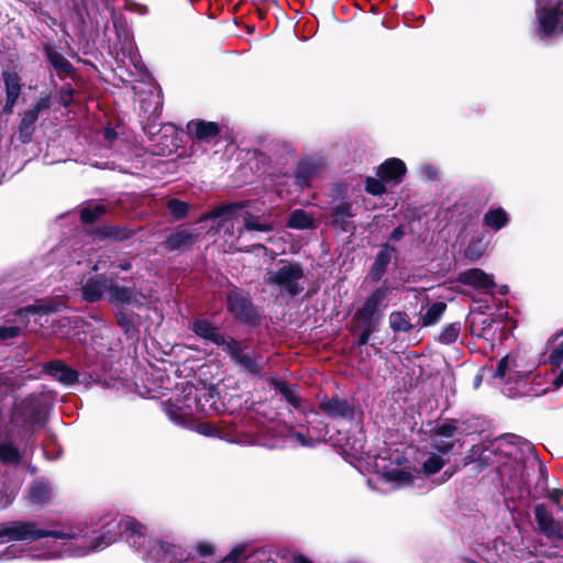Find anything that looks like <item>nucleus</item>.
I'll return each mask as SVG.
<instances>
[{"label": "nucleus", "instance_id": "obj_21", "mask_svg": "<svg viewBox=\"0 0 563 563\" xmlns=\"http://www.w3.org/2000/svg\"><path fill=\"white\" fill-rule=\"evenodd\" d=\"M319 409L333 419H347L354 418L355 407L344 398L340 397H324L319 402Z\"/></svg>", "mask_w": 563, "mask_h": 563}, {"label": "nucleus", "instance_id": "obj_49", "mask_svg": "<svg viewBox=\"0 0 563 563\" xmlns=\"http://www.w3.org/2000/svg\"><path fill=\"white\" fill-rule=\"evenodd\" d=\"M460 332L461 325L459 322L450 323L441 331L439 341L443 344H451L457 340Z\"/></svg>", "mask_w": 563, "mask_h": 563}, {"label": "nucleus", "instance_id": "obj_46", "mask_svg": "<svg viewBox=\"0 0 563 563\" xmlns=\"http://www.w3.org/2000/svg\"><path fill=\"white\" fill-rule=\"evenodd\" d=\"M389 325L395 332H409L412 329L407 316L399 311L390 313Z\"/></svg>", "mask_w": 563, "mask_h": 563}, {"label": "nucleus", "instance_id": "obj_12", "mask_svg": "<svg viewBox=\"0 0 563 563\" xmlns=\"http://www.w3.org/2000/svg\"><path fill=\"white\" fill-rule=\"evenodd\" d=\"M107 300L110 305L123 307H140L146 302V297L134 287L121 286L111 277V286L108 288Z\"/></svg>", "mask_w": 563, "mask_h": 563}, {"label": "nucleus", "instance_id": "obj_16", "mask_svg": "<svg viewBox=\"0 0 563 563\" xmlns=\"http://www.w3.org/2000/svg\"><path fill=\"white\" fill-rule=\"evenodd\" d=\"M111 286V277L103 274H96L81 282V297L87 302H97L108 294Z\"/></svg>", "mask_w": 563, "mask_h": 563}, {"label": "nucleus", "instance_id": "obj_39", "mask_svg": "<svg viewBox=\"0 0 563 563\" xmlns=\"http://www.w3.org/2000/svg\"><path fill=\"white\" fill-rule=\"evenodd\" d=\"M38 117H36V114H34L33 112H30L29 110L23 113V117L19 125V140L22 143L25 144L31 141L33 132L35 130L34 125Z\"/></svg>", "mask_w": 563, "mask_h": 563}, {"label": "nucleus", "instance_id": "obj_60", "mask_svg": "<svg viewBox=\"0 0 563 563\" xmlns=\"http://www.w3.org/2000/svg\"><path fill=\"white\" fill-rule=\"evenodd\" d=\"M58 100L64 107L71 104L74 100V89L70 87V85H66L60 89L58 93Z\"/></svg>", "mask_w": 563, "mask_h": 563}, {"label": "nucleus", "instance_id": "obj_5", "mask_svg": "<svg viewBox=\"0 0 563 563\" xmlns=\"http://www.w3.org/2000/svg\"><path fill=\"white\" fill-rule=\"evenodd\" d=\"M303 269L299 263L280 260L273 267L265 269L263 282L282 295L294 297L303 290Z\"/></svg>", "mask_w": 563, "mask_h": 563}, {"label": "nucleus", "instance_id": "obj_28", "mask_svg": "<svg viewBox=\"0 0 563 563\" xmlns=\"http://www.w3.org/2000/svg\"><path fill=\"white\" fill-rule=\"evenodd\" d=\"M196 240L197 235L194 231L189 229H179L166 238L164 247L168 251H178L192 245Z\"/></svg>", "mask_w": 563, "mask_h": 563}, {"label": "nucleus", "instance_id": "obj_17", "mask_svg": "<svg viewBox=\"0 0 563 563\" xmlns=\"http://www.w3.org/2000/svg\"><path fill=\"white\" fill-rule=\"evenodd\" d=\"M323 172V162L319 157H309L298 163L295 170V183L300 188L311 186Z\"/></svg>", "mask_w": 563, "mask_h": 563}, {"label": "nucleus", "instance_id": "obj_64", "mask_svg": "<svg viewBox=\"0 0 563 563\" xmlns=\"http://www.w3.org/2000/svg\"><path fill=\"white\" fill-rule=\"evenodd\" d=\"M122 55L124 57H129L134 65L136 64V55L134 54V45L132 40H125L122 48Z\"/></svg>", "mask_w": 563, "mask_h": 563}, {"label": "nucleus", "instance_id": "obj_37", "mask_svg": "<svg viewBox=\"0 0 563 563\" xmlns=\"http://www.w3.org/2000/svg\"><path fill=\"white\" fill-rule=\"evenodd\" d=\"M164 412L166 417L175 424L189 428L187 417L192 413L190 410L179 407L175 404H166L164 406Z\"/></svg>", "mask_w": 563, "mask_h": 563}, {"label": "nucleus", "instance_id": "obj_2", "mask_svg": "<svg viewBox=\"0 0 563 563\" xmlns=\"http://www.w3.org/2000/svg\"><path fill=\"white\" fill-rule=\"evenodd\" d=\"M445 460L432 453L422 464V472L409 465V461L398 451L379 455L375 466L382 479L394 489L415 487L421 488L426 476L438 473L445 464Z\"/></svg>", "mask_w": 563, "mask_h": 563}, {"label": "nucleus", "instance_id": "obj_52", "mask_svg": "<svg viewBox=\"0 0 563 563\" xmlns=\"http://www.w3.org/2000/svg\"><path fill=\"white\" fill-rule=\"evenodd\" d=\"M167 209L176 220H181L187 216L189 206L185 201L170 199L167 202Z\"/></svg>", "mask_w": 563, "mask_h": 563}, {"label": "nucleus", "instance_id": "obj_4", "mask_svg": "<svg viewBox=\"0 0 563 563\" xmlns=\"http://www.w3.org/2000/svg\"><path fill=\"white\" fill-rule=\"evenodd\" d=\"M146 563H199L191 553L170 536H148L140 550H135Z\"/></svg>", "mask_w": 563, "mask_h": 563}, {"label": "nucleus", "instance_id": "obj_36", "mask_svg": "<svg viewBox=\"0 0 563 563\" xmlns=\"http://www.w3.org/2000/svg\"><path fill=\"white\" fill-rule=\"evenodd\" d=\"M46 57L59 75L66 76L73 73L71 64L55 48L47 46L45 48Z\"/></svg>", "mask_w": 563, "mask_h": 563}, {"label": "nucleus", "instance_id": "obj_32", "mask_svg": "<svg viewBox=\"0 0 563 563\" xmlns=\"http://www.w3.org/2000/svg\"><path fill=\"white\" fill-rule=\"evenodd\" d=\"M22 455L20 450L13 444L8 437L0 439V462L8 465H18Z\"/></svg>", "mask_w": 563, "mask_h": 563}, {"label": "nucleus", "instance_id": "obj_41", "mask_svg": "<svg viewBox=\"0 0 563 563\" xmlns=\"http://www.w3.org/2000/svg\"><path fill=\"white\" fill-rule=\"evenodd\" d=\"M2 79L5 88V97L19 99L21 93V78L15 71L4 70Z\"/></svg>", "mask_w": 563, "mask_h": 563}, {"label": "nucleus", "instance_id": "obj_57", "mask_svg": "<svg viewBox=\"0 0 563 563\" xmlns=\"http://www.w3.org/2000/svg\"><path fill=\"white\" fill-rule=\"evenodd\" d=\"M51 107V97L49 96H41L35 103L32 106L31 109H29L30 112H33L36 114V117H40V114Z\"/></svg>", "mask_w": 563, "mask_h": 563}, {"label": "nucleus", "instance_id": "obj_18", "mask_svg": "<svg viewBox=\"0 0 563 563\" xmlns=\"http://www.w3.org/2000/svg\"><path fill=\"white\" fill-rule=\"evenodd\" d=\"M534 518L540 531L552 542L563 539V528L554 520L552 512L545 505L540 504L534 508Z\"/></svg>", "mask_w": 563, "mask_h": 563}, {"label": "nucleus", "instance_id": "obj_26", "mask_svg": "<svg viewBox=\"0 0 563 563\" xmlns=\"http://www.w3.org/2000/svg\"><path fill=\"white\" fill-rule=\"evenodd\" d=\"M242 208L240 203H232L228 206H222L220 208L214 209L208 214H205L200 218L199 221H203L207 219H220L218 227L223 229L225 232L232 233L233 230V216L234 212Z\"/></svg>", "mask_w": 563, "mask_h": 563}, {"label": "nucleus", "instance_id": "obj_42", "mask_svg": "<svg viewBox=\"0 0 563 563\" xmlns=\"http://www.w3.org/2000/svg\"><path fill=\"white\" fill-rule=\"evenodd\" d=\"M494 449L484 445H473L468 455L466 456L467 463H472L475 461L481 462L482 464L495 463V460L492 457Z\"/></svg>", "mask_w": 563, "mask_h": 563}, {"label": "nucleus", "instance_id": "obj_56", "mask_svg": "<svg viewBox=\"0 0 563 563\" xmlns=\"http://www.w3.org/2000/svg\"><path fill=\"white\" fill-rule=\"evenodd\" d=\"M195 550L197 554L201 558H208L216 553V545L212 542L209 541H199L195 545Z\"/></svg>", "mask_w": 563, "mask_h": 563}, {"label": "nucleus", "instance_id": "obj_14", "mask_svg": "<svg viewBox=\"0 0 563 563\" xmlns=\"http://www.w3.org/2000/svg\"><path fill=\"white\" fill-rule=\"evenodd\" d=\"M227 307L230 313L242 322L254 323L258 318L249 297L236 288L228 292Z\"/></svg>", "mask_w": 563, "mask_h": 563}, {"label": "nucleus", "instance_id": "obj_62", "mask_svg": "<svg viewBox=\"0 0 563 563\" xmlns=\"http://www.w3.org/2000/svg\"><path fill=\"white\" fill-rule=\"evenodd\" d=\"M420 175L426 180H434L438 177V170L430 164H423L420 167Z\"/></svg>", "mask_w": 563, "mask_h": 563}, {"label": "nucleus", "instance_id": "obj_33", "mask_svg": "<svg viewBox=\"0 0 563 563\" xmlns=\"http://www.w3.org/2000/svg\"><path fill=\"white\" fill-rule=\"evenodd\" d=\"M140 107L144 115L148 120L156 119L157 117H159L163 107L161 91L158 89H155V91H151V96L148 99L140 100Z\"/></svg>", "mask_w": 563, "mask_h": 563}, {"label": "nucleus", "instance_id": "obj_34", "mask_svg": "<svg viewBox=\"0 0 563 563\" xmlns=\"http://www.w3.org/2000/svg\"><path fill=\"white\" fill-rule=\"evenodd\" d=\"M250 543L235 544L222 559L216 562L199 561V563H245L249 559Z\"/></svg>", "mask_w": 563, "mask_h": 563}, {"label": "nucleus", "instance_id": "obj_11", "mask_svg": "<svg viewBox=\"0 0 563 563\" xmlns=\"http://www.w3.org/2000/svg\"><path fill=\"white\" fill-rule=\"evenodd\" d=\"M185 406L191 412L210 415L219 410L218 393L214 387L189 388Z\"/></svg>", "mask_w": 563, "mask_h": 563}, {"label": "nucleus", "instance_id": "obj_10", "mask_svg": "<svg viewBox=\"0 0 563 563\" xmlns=\"http://www.w3.org/2000/svg\"><path fill=\"white\" fill-rule=\"evenodd\" d=\"M224 352L229 354L242 373L254 377L263 376L260 364L261 357L255 352L247 351L241 342L229 338V344L224 347Z\"/></svg>", "mask_w": 563, "mask_h": 563}, {"label": "nucleus", "instance_id": "obj_30", "mask_svg": "<svg viewBox=\"0 0 563 563\" xmlns=\"http://www.w3.org/2000/svg\"><path fill=\"white\" fill-rule=\"evenodd\" d=\"M271 386L278 391L285 400L296 409L301 407V397L298 393V387L296 385H289L286 382L278 379L276 377H272L269 379Z\"/></svg>", "mask_w": 563, "mask_h": 563}, {"label": "nucleus", "instance_id": "obj_31", "mask_svg": "<svg viewBox=\"0 0 563 563\" xmlns=\"http://www.w3.org/2000/svg\"><path fill=\"white\" fill-rule=\"evenodd\" d=\"M53 311L54 308L48 305L29 306L19 311V317L21 319H27L26 327L30 331H36L35 324L38 319L47 317Z\"/></svg>", "mask_w": 563, "mask_h": 563}, {"label": "nucleus", "instance_id": "obj_1", "mask_svg": "<svg viewBox=\"0 0 563 563\" xmlns=\"http://www.w3.org/2000/svg\"><path fill=\"white\" fill-rule=\"evenodd\" d=\"M124 539L134 550H140L146 541V526L132 517H114L106 521L100 530L85 522L60 526L58 548L51 555L85 556Z\"/></svg>", "mask_w": 563, "mask_h": 563}, {"label": "nucleus", "instance_id": "obj_40", "mask_svg": "<svg viewBox=\"0 0 563 563\" xmlns=\"http://www.w3.org/2000/svg\"><path fill=\"white\" fill-rule=\"evenodd\" d=\"M287 225L290 229L307 230L314 227L312 217L302 209L294 210L288 219Z\"/></svg>", "mask_w": 563, "mask_h": 563}, {"label": "nucleus", "instance_id": "obj_19", "mask_svg": "<svg viewBox=\"0 0 563 563\" xmlns=\"http://www.w3.org/2000/svg\"><path fill=\"white\" fill-rule=\"evenodd\" d=\"M457 280L463 285L473 287L482 294H490L496 287L494 275L481 268H470L460 273Z\"/></svg>", "mask_w": 563, "mask_h": 563}, {"label": "nucleus", "instance_id": "obj_45", "mask_svg": "<svg viewBox=\"0 0 563 563\" xmlns=\"http://www.w3.org/2000/svg\"><path fill=\"white\" fill-rule=\"evenodd\" d=\"M104 212H106L104 205H102L100 202H95V203H90L81 209L80 218L86 223H92Z\"/></svg>", "mask_w": 563, "mask_h": 563}, {"label": "nucleus", "instance_id": "obj_58", "mask_svg": "<svg viewBox=\"0 0 563 563\" xmlns=\"http://www.w3.org/2000/svg\"><path fill=\"white\" fill-rule=\"evenodd\" d=\"M21 334V328L13 324L0 327V340L5 341L9 339L16 338Z\"/></svg>", "mask_w": 563, "mask_h": 563}, {"label": "nucleus", "instance_id": "obj_43", "mask_svg": "<svg viewBox=\"0 0 563 563\" xmlns=\"http://www.w3.org/2000/svg\"><path fill=\"white\" fill-rule=\"evenodd\" d=\"M101 239H111L117 241H124L132 236V231L118 225H104L98 231Z\"/></svg>", "mask_w": 563, "mask_h": 563}, {"label": "nucleus", "instance_id": "obj_54", "mask_svg": "<svg viewBox=\"0 0 563 563\" xmlns=\"http://www.w3.org/2000/svg\"><path fill=\"white\" fill-rule=\"evenodd\" d=\"M431 445L434 450L440 452L441 454H446L454 448V442L449 438H443L439 434H433L431 438Z\"/></svg>", "mask_w": 563, "mask_h": 563}, {"label": "nucleus", "instance_id": "obj_6", "mask_svg": "<svg viewBox=\"0 0 563 563\" xmlns=\"http://www.w3.org/2000/svg\"><path fill=\"white\" fill-rule=\"evenodd\" d=\"M10 423L20 429L24 435L44 426V417L41 401L35 396H29L16 401L11 415Z\"/></svg>", "mask_w": 563, "mask_h": 563}, {"label": "nucleus", "instance_id": "obj_55", "mask_svg": "<svg viewBox=\"0 0 563 563\" xmlns=\"http://www.w3.org/2000/svg\"><path fill=\"white\" fill-rule=\"evenodd\" d=\"M385 183L380 177L379 179L367 177L365 189L371 195L379 196L386 191Z\"/></svg>", "mask_w": 563, "mask_h": 563}, {"label": "nucleus", "instance_id": "obj_15", "mask_svg": "<svg viewBox=\"0 0 563 563\" xmlns=\"http://www.w3.org/2000/svg\"><path fill=\"white\" fill-rule=\"evenodd\" d=\"M356 210L353 202L340 201L330 208L331 225L340 232H354Z\"/></svg>", "mask_w": 563, "mask_h": 563}, {"label": "nucleus", "instance_id": "obj_47", "mask_svg": "<svg viewBox=\"0 0 563 563\" xmlns=\"http://www.w3.org/2000/svg\"><path fill=\"white\" fill-rule=\"evenodd\" d=\"M117 322L120 325V328L123 330V332L129 335L130 338H133L137 334V329L134 324L133 317L123 312L119 311L115 314Z\"/></svg>", "mask_w": 563, "mask_h": 563}, {"label": "nucleus", "instance_id": "obj_24", "mask_svg": "<svg viewBox=\"0 0 563 563\" xmlns=\"http://www.w3.org/2000/svg\"><path fill=\"white\" fill-rule=\"evenodd\" d=\"M548 360L552 365L561 366L563 364V332L553 335L548 343ZM556 388L563 386V368L553 379Z\"/></svg>", "mask_w": 563, "mask_h": 563}, {"label": "nucleus", "instance_id": "obj_23", "mask_svg": "<svg viewBox=\"0 0 563 563\" xmlns=\"http://www.w3.org/2000/svg\"><path fill=\"white\" fill-rule=\"evenodd\" d=\"M188 134L198 142L212 143L220 134V126L216 122L191 120L187 124Z\"/></svg>", "mask_w": 563, "mask_h": 563}, {"label": "nucleus", "instance_id": "obj_44", "mask_svg": "<svg viewBox=\"0 0 563 563\" xmlns=\"http://www.w3.org/2000/svg\"><path fill=\"white\" fill-rule=\"evenodd\" d=\"M244 225L239 229V235L246 231H260V232H269L274 229L271 223L261 222L260 219L251 213H245L243 217Z\"/></svg>", "mask_w": 563, "mask_h": 563}, {"label": "nucleus", "instance_id": "obj_59", "mask_svg": "<svg viewBox=\"0 0 563 563\" xmlns=\"http://www.w3.org/2000/svg\"><path fill=\"white\" fill-rule=\"evenodd\" d=\"M357 328L361 330L358 335V344L365 345L369 341L371 335L375 332L377 327L369 324H357Z\"/></svg>", "mask_w": 563, "mask_h": 563}, {"label": "nucleus", "instance_id": "obj_51", "mask_svg": "<svg viewBox=\"0 0 563 563\" xmlns=\"http://www.w3.org/2000/svg\"><path fill=\"white\" fill-rule=\"evenodd\" d=\"M272 549L268 547L255 548L250 543V552H249V563H254L255 561L260 562H268L272 558Z\"/></svg>", "mask_w": 563, "mask_h": 563}, {"label": "nucleus", "instance_id": "obj_7", "mask_svg": "<svg viewBox=\"0 0 563 563\" xmlns=\"http://www.w3.org/2000/svg\"><path fill=\"white\" fill-rule=\"evenodd\" d=\"M563 0H537L538 32L542 40L563 33Z\"/></svg>", "mask_w": 563, "mask_h": 563}, {"label": "nucleus", "instance_id": "obj_63", "mask_svg": "<svg viewBox=\"0 0 563 563\" xmlns=\"http://www.w3.org/2000/svg\"><path fill=\"white\" fill-rule=\"evenodd\" d=\"M22 553V549L16 545H10L5 548V550L0 554V560H12L15 558H20Z\"/></svg>", "mask_w": 563, "mask_h": 563}, {"label": "nucleus", "instance_id": "obj_50", "mask_svg": "<svg viewBox=\"0 0 563 563\" xmlns=\"http://www.w3.org/2000/svg\"><path fill=\"white\" fill-rule=\"evenodd\" d=\"M486 244L482 240H472L465 249V256L475 262L485 253Z\"/></svg>", "mask_w": 563, "mask_h": 563}, {"label": "nucleus", "instance_id": "obj_29", "mask_svg": "<svg viewBox=\"0 0 563 563\" xmlns=\"http://www.w3.org/2000/svg\"><path fill=\"white\" fill-rule=\"evenodd\" d=\"M509 221L508 212L501 207H492L483 216V224L494 232L506 228Z\"/></svg>", "mask_w": 563, "mask_h": 563}, {"label": "nucleus", "instance_id": "obj_20", "mask_svg": "<svg viewBox=\"0 0 563 563\" xmlns=\"http://www.w3.org/2000/svg\"><path fill=\"white\" fill-rule=\"evenodd\" d=\"M192 332L202 340L212 342L219 347H227L229 339L221 329L208 319L199 318L191 323Z\"/></svg>", "mask_w": 563, "mask_h": 563}, {"label": "nucleus", "instance_id": "obj_8", "mask_svg": "<svg viewBox=\"0 0 563 563\" xmlns=\"http://www.w3.org/2000/svg\"><path fill=\"white\" fill-rule=\"evenodd\" d=\"M517 367L516 360L506 355L499 361L494 374V378L505 382L506 387L503 389V393L510 398L519 397L527 393L526 379L529 372H521Z\"/></svg>", "mask_w": 563, "mask_h": 563}, {"label": "nucleus", "instance_id": "obj_25", "mask_svg": "<svg viewBox=\"0 0 563 563\" xmlns=\"http://www.w3.org/2000/svg\"><path fill=\"white\" fill-rule=\"evenodd\" d=\"M407 172L405 163L400 158H388L378 166L377 175L384 181H394L396 184L402 180Z\"/></svg>", "mask_w": 563, "mask_h": 563}, {"label": "nucleus", "instance_id": "obj_22", "mask_svg": "<svg viewBox=\"0 0 563 563\" xmlns=\"http://www.w3.org/2000/svg\"><path fill=\"white\" fill-rule=\"evenodd\" d=\"M45 374L65 386H71L78 382L79 373L59 360L47 362L43 365Z\"/></svg>", "mask_w": 563, "mask_h": 563}, {"label": "nucleus", "instance_id": "obj_48", "mask_svg": "<svg viewBox=\"0 0 563 563\" xmlns=\"http://www.w3.org/2000/svg\"><path fill=\"white\" fill-rule=\"evenodd\" d=\"M271 152L274 157L282 159L295 154L294 145L288 141H276L272 144Z\"/></svg>", "mask_w": 563, "mask_h": 563}, {"label": "nucleus", "instance_id": "obj_13", "mask_svg": "<svg viewBox=\"0 0 563 563\" xmlns=\"http://www.w3.org/2000/svg\"><path fill=\"white\" fill-rule=\"evenodd\" d=\"M497 451H500V454L506 459L503 462L500 460L495 461L499 463L498 470L500 477L503 479L508 477L511 483L520 485L523 481L525 463L522 456H518L517 448L511 445L507 451L497 448Z\"/></svg>", "mask_w": 563, "mask_h": 563}, {"label": "nucleus", "instance_id": "obj_27", "mask_svg": "<svg viewBox=\"0 0 563 563\" xmlns=\"http://www.w3.org/2000/svg\"><path fill=\"white\" fill-rule=\"evenodd\" d=\"M394 253L395 249L390 246L388 243H385L382 246L369 271V278L373 282H378L384 276Z\"/></svg>", "mask_w": 563, "mask_h": 563}, {"label": "nucleus", "instance_id": "obj_35", "mask_svg": "<svg viewBox=\"0 0 563 563\" xmlns=\"http://www.w3.org/2000/svg\"><path fill=\"white\" fill-rule=\"evenodd\" d=\"M52 493L53 490L48 483L44 481H36L30 487L29 498L32 504L45 505L51 500Z\"/></svg>", "mask_w": 563, "mask_h": 563}, {"label": "nucleus", "instance_id": "obj_61", "mask_svg": "<svg viewBox=\"0 0 563 563\" xmlns=\"http://www.w3.org/2000/svg\"><path fill=\"white\" fill-rule=\"evenodd\" d=\"M455 432H456L455 424L449 423V422L441 423V424L437 426V428L434 429L435 434H439L443 438H449V439L453 438Z\"/></svg>", "mask_w": 563, "mask_h": 563}, {"label": "nucleus", "instance_id": "obj_53", "mask_svg": "<svg viewBox=\"0 0 563 563\" xmlns=\"http://www.w3.org/2000/svg\"><path fill=\"white\" fill-rule=\"evenodd\" d=\"M195 430L205 437L224 439L225 434L222 430L210 422H200L196 426Z\"/></svg>", "mask_w": 563, "mask_h": 563}, {"label": "nucleus", "instance_id": "obj_38", "mask_svg": "<svg viewBox=\"0 0 563 563\" xmlns=\"http://www.w3.org/2000/svg\"><path fill=\"white\" fill-rule=\"evenodd\" d=\"M446 309V305L442 301H438L429 306L424 313L420 317L421 327H431L440 321L444 311Z\"/></svg>", "mask_w": 563, "mask_h": 563}, {"label": "nucleus", "instance_id": "obj_3", "mask_svg": "<svg viewBox=\"0 0 563 563\" xmlns=\"http://www.w3.org/2000/svg\"><path fill=\"white\" fill-rule=\"evenodd\" d=\"M38 539H46L44 542L45 549L40 553L30 554L32 559L53 560L60 558V555H51V552L59 545L57 541H60V526L43 527L35 520H13L0 523V543Z\"/></svg>", "mask_w": 563, "mask_h": 563}, {"label": "nucleus", "instance_id": "obj_9", "mask_svg": "<svg viewBox=\"0 0 563 563\" xmlns=\"http://www.w3.org/2000/svg\"><path fill=\"white\" fill-rule=\"evenodd\" d=\"M391 287L386 284L376 288L364 301L363 306L356 311L355 320L357 324H369L377 327L383 316V310L386 305L385 301L388 299Z\"/></svg>", "mask_w": 563, "mask_h": 563}]
</instances>
